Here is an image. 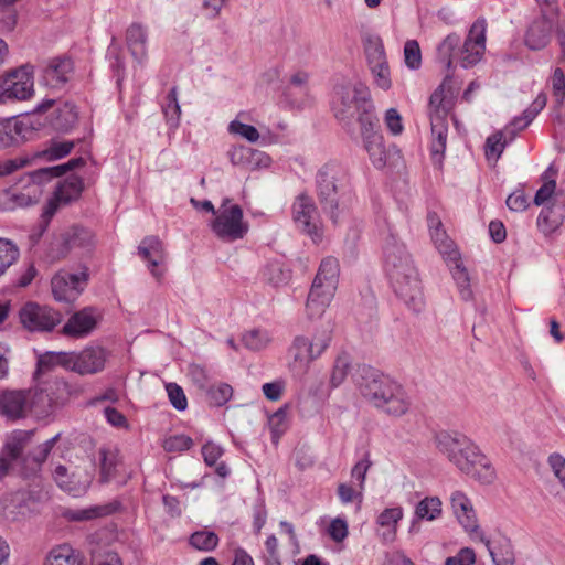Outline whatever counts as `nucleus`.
Here are the masks:
<instances>
[{"label":"nucleus","mask_w":565,"mask_h":565,"mask_svg":"<svg viewBox=\"0 0 565 565\" xmlns=\"http://www.w3.org/2000/svg\"><path fill=\"white\" fill-rule=\"evenodd\" d=\"M436 447L460 472L482 484H491L497 471L479 447L460 433L441 431L436 435Z\"/></svg>","instance_id":"1"},{"label":"nucleus","mask_w":565,"mask_h":565,"mask_svg":"<svg viewBox=\"0 0 565 565\" xmlns=\"http://www.w3.org/2000/svg\"><path fill=\"white\" fill-rule=\"evenodd\" d=\"M362 396L390 417H402L412 407V398L402 384L375 370H364L359 384Z\"/></svg>","instance_id":"2"},{"label":"nucleus","mask_w":565,"mask_h":565,"mask_svg":"<svg viewBox=\"0 0 565 565\" xmlns=\"http://www.w3.org/2000/svg\"><path fill=\"white\" fill-rule=\"evenodd\" d=\"M332 110L337 119L350 124L356 117L360 126L376 121L370 90L362 83L339 85L334 88Z\"/></svg>","instance_id":"3"},{"label":"nucleus","mask_w":565,"mask_h":565,"mask_svg":"<svg viewBox=\"0 0 565 565\" xmlns=\"http://www.w3.org/2000/svg\"><path fill=\"white\" fill-rule=\"evenodd\" d=\"M339 273L337 258L328 256L321 260L306 303L309 318L320 317L329 306L338 288Z\"/></svg>","instance_id":"4"},{"label":"nucleus","mask_w":565,"mask_h":565,"mask_svg":"<svg viewBox=\"0 0 565 565\" xmlns=\"http://www.w3.org/2000/svg\"><path fill=\"white\" fill-rule=\"evenodd\" d=\"M349 181L348 170L338 162L326 163L316 175L317 195L322 210L338 221L339 192Z\"/></svg>","instance_id":"5"},{"label":"nucleus","mask_w":565,"mask_h":565,"mask_svg":"<svg viewBox=\"0 0 565 565\" xmlns=\"http://www.w3.org/2000/svg\"><path fill=\"white\" fill-rule=\"evenodd\" d=\"M225 199L218 207L216 217L211 223L214 234L223 242L242 239L248 232V223L243 220V210L237 204H230Z\"/></svg>","instance_id":"6"},{"label":"nucleus","mask_w":565,"mask_h":565,"mask_svg":"<svg viewBox=\"0 0 565 565\" xmlns=\"http://www.w3.org/2000/svg\"><path fill=\"white\" fill-rule=\"evenodd\" d=\"M332 341V330L328 326H321L310 335H297L289 349L295 362L301 366L308 365L320 358Z\"/></svg>","instance_id":"7"},{"label":"nucleus","mask_w":565,"mask_h":565,"mask_svg":"<svg viewBox=\"0 0 565 565\" xmlns=\"http://www.w3.org/2000/svg\"><path fill=\"white\" fill-rule=\"evenodd\" d=\"M33 94L32 72L22 66L0 79V104L25 100Z\"/></svg>","instance_id":"8"},{"label":"nucleus","mask_w":565,"mask_h":565,"mask_svg":"<svg viewBox=\"0 0 565 565\" xmlns=\"http://www.w3.org/2000/svg\"><path fill=\"white\" fill-rule=\"evenodd\" d=\"M89 278L87 267L77 274L61 270L51 280L53 297L60 302H73L83 292Z\"/></svg>","instance_id":"9"},{"label":"nucleus","mask_w":565,"mask_h":565,"mask_svg":"<svg viewBox=\"0 0 565 565\" xmlns=\"http://www.w3.org/2000/svg\"><path fill=\"white\" fill-rule=\"evenodd\" d=\"M487 21L477 19L471 25L463 45L458 49V63L461 67L475 66L483 56L486 50Z\"/></svg>","instance_id":"10"},{"label":"nucleus","mask_w":565,"mask_h":565,"mask_svg":"<svg viewBox=\"0 0 565 565\" xmlns=\"http://www.w3.org/2000/svg\"><path fill=\"white\" fill-rule=\"evenodd\" d=\"M21 323L30 331H52L62 321L61 312L36 302H28L20 310Z\"/></svg>","instance_id":"11"},{"label":"nucleus","mask_w":565,"mask_h":565,"mask_svg":"<svg viewBox=\"0 0 565 565\" xmlns=\"http://www.w3.org/2000/svg\"><path fill=\"white\" fill-rule=\"evenodd\" d=\"M36 403L31 391L6 390L0 393V415L10 422L23 419Z\"/></svg>","instance_id":"12"},{"label":"nucleus","mask_w":565,"mask_h":565,"mask_svg":"<svg viewBox=\"0 0 565 565\" xmlns=\"http://www.w3.org/2000/svg\"><path fill=\"white\" fill-rule=\"evenodd\" d=\"M450 504L457 520L470 537L482 542L486 546H489V540L480 530L476 512L468 495L462 491H455L450 497Z\"/></svg>","instance_id":"13"},{"label":"nucleus","mask_w":565,"mask_h":565,"mask_svg":"<svg viewBox=\"0 0 565 565\" xmlns=\"http://www.w3.org/2000/svg\"><path fill=\"white\" fill-rule=\"evenodd\" d=\"M292 220L315 243L321 241L322 232L318 226L317 207L309 195L300 194L296 198L292 204Z\"/></svg>","instance_id":"14"},{"label":"nucleus","mask_w":565,"mask_h":565,"mask_svg":"<svg viewBox=\"0 0 565 565\" xmlns=\"http://www.w3.org/2000/svg\"><path fill=\"white\" fill-rule=\"evenodd\" d=\"M68 371L82 376L102 372L108 358L107 351L102 347H87L79 352H70Z\"/></svg>","instance_id":"15"},{"label":"nucleus","mask_w":565,"mask_h":565,"mask_svg":"<svg viewBox=\"0 0 565 565\" xmlns=\"http://www.w3.org/2000/svg\"><path fill=\"white\" fill-rule=\"evenodd\" d=\"M84 191V180L71 174L63 181H60L55 188L54 196L47 202L43 216L51 218L57 211L60 204H68L79 199Z\"/></svg>","instance_id":"16"},{"label":"nucleus","mask_w":565,"mask_h":565,"mask_svg":"<svg viewBox=\"0 0 565 565\" xmlns=\"http://www.w3.org/2000/svg\"><path fill=\"white\" fill-rule=\"evenodd\" d=\"M94 243L93 233L84 227L74 226L61 234L52 243L51 253L54 258H64L74 248H89Z\"/></svg>","instance_id":"17"},{"label":"nucleus","mask_w":565,"mask_h":565,"mask_svg":"<svg viewBox=\"0 0 565 565\" xmlns=\"http://www.w3.org/2000/svg\"><path fill=\"white\" fill-rule=\"evenodd\" d=\"M138 255L148 264L151 275L161 280L164 270L160 267L166 263L167 253L162 241L154 235L146 236L138 246Z\"/></svg>","instance_id":"18"},{"label":"nucleus","mask_w":565,"mask_h":565,"mask_svg":"<svg viewBox=\"0 0 565 565\" xmlns=\"http://www.w3.org/2000/svg\"><path fill=\"white\" fill-rule=\"evenodd\" d=\"M385 269L391 281L399 282L406 274L417 271L404 246L392 245L385 249Z\"/></svg>","instance_id":"19"},{"label":"nucleus","mask_w":565,"mask_h":565,"mask_svg":"<svg viewBox=\"0 0 565 565\" xmlns=\"http://www.w3.org/2000/svg\"><path fill=\"white\" fill-rule=\"evenodd\" d=\"M537 226L545 234L565 227V193L563 191L555 193L552 203L542 209L537 217Z\"/></svg>","instance_id":"20"},{"label":"nucleus","mask_w":565,"mask_h":565,"mask_svg":"<svg viewBox=\"0 0 565 565\" xmlns=\"http://www.w3.org/2000/svg\"><path fill=\"white\" fill-rule=\"evenodd\" d=\"M35 135V127L28 120L15 117L0 119V146L10 147L30 140Z\"/></svg>","instance_id":"21"},{"label":"nucleus","mask_w":565,"mask_h":565,"mask_svg":"<svg viewBox=\"0 0 565 565\" xmlns=\"http://www.w3.org/2000/svg\"><path fill=\"white\" fill-rule=\"evenodd\" d=\"M72 395V386L68 382L62 379H55L49 382L44 390H41L39 393L34 394L35 399L38 401H47L46 407H43L39 413L40 414H49L53 412L55 408L65 405Z\"/></svg>","instance_id":"22"},{"label":"nucleus","mask_w":565,"mask_h":565,"mask_svg":"<svg viewBox=\"0 0 565 565\" xmlns=\"http://www.w3.org/2000/svg\"><path fill=\"white\" fill-rule=\"evenodd\" d=\"M395 294L414 310L419 311L423 305V294L418 273L406 274L399 282L391 281Z\"/></svg>","instance_id":"23"},{"label":"nucleus","mask_w":565,"mask_h":565,"mask_svg":"<svg viewBox=\"0 0 565 565\" xmlns=\"http://www.w3.org/2000/svg\"><path fill=\"white\" fill-rule=\"evenodd\" d=\"M375 125L376 121H371V125L362 126L361 135L373 166L377 169H382L386 166L387 152L384 147V138L375 130Z\"/></svg>","instance_id":"24"},{"label":"nucleus","mask_w":565,"mask_h":565,"mask_svg":"<svg viewBox=\"0 0 565 565\" xmlns=\"http://www.w3.org/2000/svg\"><path fill=\"white\" fill-rule=\"evenodd\" d=\"M73 72V62L70 58H53L43 68L41 82L53 89L63 87Z\"/></svg>","instance_id":"25"},{"label":"nucleus","mask_w":565,"mask_h":565,"mask_svg":"<svg viewBox=\"0 0 565 565\" xmlns=\"http://www.w3.org/2000/svg\"><path fill=\"white\" fill-rule=\"evenodd\" d=\"M552 26L553 22L544 11L542 17L535 19L529 26L525 34V45L533 51L544 49L551 40Z\"/></svg>","instance_id":"26"},{"label":"nucleus","mask_w":565,"mask_h":565,"mask_svg":"<svg viewBox=\"0 0 565 565\" xmlns=\"http://www.w3.org/2000/svg\"><path fill=\"white\" fill-rule=\"evenodd\" d=\"M97 321L92 308H84L70 317L62 328V333L71 338H83L89 334L96 327Z\"/></svg>","instance_id":"27"},{"label":"nucleus","mask_w":565,"mask_h":565,"mask_svg":"<svg viewBox=\"0 0 565 565\" xmlns=\"http://www.w3.org/2000/svg\"><path fill=\"white\" fill-rule=\"evenodd\" d=\"M60 438L61 433L39 445L24 458L25 476H35L40 472L42 465L46 461L50 452Z\"/></svg>","instance_id":"28"},{"label":"nucleus","mask_w":565,"mask_h":565,"mask_svg":"<svg viewBox=\"0 0 565 565\" xmlns=\"http://www.w3.org/2000/svg\"><path fill=\"white\" fill-rule=\"evenodd\" d=\"M404 512L401 507L387 508L383 510L377 519L376 524L383 529L380 533L383 543H392L396 539L398 522L403 519Z\"/></svg>","instance_id":"29"},{"label":"nucleus","mask_w":565,"mask_h":565,"mask_svg":"<svg viewBox=\"0 0 565 565\" xmlns=\"http://www.w3.org/2000/svg\"><path fill=\"white\" fill-rule=\"evenodd\" d=\"M428 221L431 231V239L440 254L446 256L450 262L460 258L459 252L457 250L454 242L448 237L446 232L440 228L441 222L431 215Z\"/></svg>","instance_id":"30"},{"label":"nucleus","mask_w":565,"mask_h":565,"mask_svg":"<svg viewBox=\"0 0 565 565\" xmlns=\"http://www.w3.org/2000/svg\"><path fill=\"white\" fill-rule=\"evenodd\" d=\"M147 31L140 23H132L126 31L128 49L132 57L139 63L147 57Z\"/></svg>","instance_id":"31"},{"label":"nucleus","mask_w":565,"mask_h":565,"mask_svg":"<svg viewBox=\"0 0 565 565\" xmlns=\"http://www.w3.org/2000/svg\"><path fill=\"white\" fill-rule=\"evenodd\" d=\"M44 565H86L79 551L70 544L54 546L46 555Z\"/></svg>","instance_id":"32"},{"label":"nucleus","mask_w":565,"mask_h":565,"mask_svg":"<svg viewBox=\"0 0 565 565\" xmlns=\"http://www.w3.org/2000/svg\"><path fill=\"white\" fill-rule=\"evenodd\" d=\"M99 457V481L109 482L117 473V466L120 463L119 450L117 448L102 447L98 449Z\"/></svg>","instance_id":"33"},{"label":"nucleus","mask_w":565,"mask_h":565,"mask_svg":"<svg viewBox=\"0 0 565 565\" xmlns=\"http://www.w3.org/2000/svg\"><path fill=\"white\" fill-rule=\"evenodd\" d=\"M459 45L460 36L456 33H450L437 47V57L448 70L452 67L455 61L458 63Z\"/></svg>","instance_id":"34"},{"label":"nucleus","mask_w":565,"mask_h":565,"mask_svg":"<svg viewBox=\"0 0 565 565\" xmlns=\"http://www.w3.org/2000/svg\"><path fill=\"white\" fill-rule=\"evenodd\" d=\"M70 359H72L70 352H53L47 351L41 354L38 359L35 375L47 372L55 366H61L68 371Z\"/></svg>","instance_id":"35"},{"label":"nucleus","mask_w":565,"mask_h":565,"mask_svg":"<svg viewBox=\"0 0 565 565\" xmlns=\"http://www.w3.org/2000/svg\"><path fill=\"white\" fill-rule=\"evenodd\" d=\"M430 126H431V154L433 157L436 156H443L446 149V142H447V132H448V126H447V118L441 117H433L430 119Z\"/></svg>","instance_id":"36"},{"label":"nucleus","mask_w":565,"mask_h":565,"mask_svg":"<svg viewBox=\"0 0 565 565\" xmlns=\"http://www.w3.org/2000/svg\"><path fill=\"white\" fill-rule=\"evenodd\" d=\"M34 201L29 194H25L18 189L10 188L0 192V207L4 211L29 206Z\"/></svg>","instance_id":"37"},{"label":"nucleus","mask_w":565,"mask_h":565,"mask_svg":"<svg viewBox=\"0 0 565 565\" xmlns=\"http://www.w3.org/2000/svg\"><path fill=\"white\" fill-rule=\"evenodd\" d=\"M452 107V102L450 98H447L445 94V86L441 84L435 92L430 95L429 98V117H441L447 118L450 109Z\"/></svg>","instance_id":"38"},{"label":"nucleus","mask_w":565,"mask_h":565,"mask_svg":"<svg viewBox=\"0 0 565 565\" xmlns=\"http://www.w3.org/2000/svg\"><path fill=\"white\" fill-rule=\"evenodd\" d=\"M441 515V501L438 497H426L420 500L415 509L418 520L434 521Z\"/></svg>","instance_id":"39"},{"label":"nucleus","mask_w":565,"mask_h":565,"mask_svg":"<svg viewBox=\"0 0 565 565\" xmlns=\"http://www.w3.org/2000/svg\"><path fill=\"white\" fill-rule=\"evenodd\" d=\"M547 102V97L545 94L541 93L534 102L531 104L529 108H526L522 116L515 117L511 122V127H514L518 130H522L526 128L532 120L536 117V115L545 107Z\"/></svg>","instance_id":"40"},{"label":"nucleus","mask_w":565,"mask_h":565,"mask_svg":"<svg viewBox=\"0 0 565 565\" xmlns=\"http://www.w3.org/2000/svg\"><path fill=\"white\" fill-rule=\"evenodd\" d=\"M74 148V141L52 140L47 148L33 153V159H46L47 161L58 160L66 157Z\"/></svg>","instance_id":"41"},{"label":"nucleus","mask_w":565,"mask_h":565,"mask_svg":"<svg viewBox=\"0 0 565 565\" xmlns=\"http://www.w3.org/2000/svg\"><path fill=\"white\" fill-rule=\"evenodd\" d=\"M34 430H14L6 444V450L12 460L18 459L30 443Z\"/></svg>","instance_id":"42"},{"label":"nucleus","mask_w":565,"mask_h":565,"mask_svg":"<svg viewBox=\"0 0 565 565\" xmlns=\"http://www.w3.org/2000/svg\"><path fill=\"white\" fill-rule=\"evenodd\" d=\"M77 118L76 107L73 104L65 103L56 110L54 128L60 131H68L77 122Z\"/></svg>","instance_id":"43"},{"label":"nucleus","mask_w":565,"mask_h":565,"mask_svg":"<svg viewBox=\"0 0 565 565\" xmlns=\"http://www.w3.org/2000/svg\"><path fill=\"white\" fill-rule=\"evenodd\" d=\"M454 267L451 268L452 277L459 289L461 299L468 301L472 299V290L470 288V277L467 269L462 266L460 258L452 262Z\"/></svg>","instance_id":"44"},{"label":"nucleus","mask_w":565,"mask_h":565,"mask_svg":"<svg viewBox=\"0 0 565 565\" xmlns=\"http://www.w3.org/2000/svg\"><path fill=\"white\" fill-rule=\"evenodd\" d=\"M189 544L198 551L211 552L218 545V536L212 531H196L190 536Z\"/></svg>","instance_id":"45"},{"label":"nucleus","mask_w":565,"mask_h":565,"mask_svg":"<svg viewBox=\"0 0 565 565\" xmlns=\"http://www.w3.org/2000/svg\"><path fill=\"white\" fill-rule=\"evenodd\" d=\"M20 256L18 246L10 239L0 238V275L12 266Z\"/></svg>","instance_id":"46"},{"label":"nucleus","mask_w":565,"mask_h":565,"mask_svg":"<svg viewBox=\"0 0 565 565\" xmlns=\"http://www.w3.org/2000/svg\"><path fill=\"white\" fill-rule=\"evenodd\" d=\"M505 146L507 140L504 139L503 131H497L489 136L484 145V154L487 160L497 162L501 157Z\"/></svg>","instance_id":"47"},{"label":"nucleus","mask_w":565,"mask_h":565,"mask_svg":"<svg viewBox=\"0 0 565 565\" xmlns=\"http://www.w3.org/2000/svg\"><path fill=\"white\" fill-rule=\"evenodd\" d=\"M233 395V388L226 383L212 385L206 390V396L211 406L220 407L226 404Z\"/></svg>","instance_id":"48"},{"label":"nucleus","mask_w":565,"mask_h":565,"mask_svg":"<svg viewBox=\"0 0 565 565\" xmlns=\"http://www.w3.org/2000/svg\"><path fill=\"white\" fill-rule=\"evenodd\" d=\"M365 55L370 68L387 63L385 50L380 39L370 40L365 46Z\"/></svg>","instance_id":"49"},{"label":"nucleus","mask_w":565,"mask_h":565,"mask_svg":"<svg viewBox=\"0 0 565 565\" xmlns=\"http://www.w3.org/2000/svg\"><path fill=\"white\" fill-rule=\"evenodd\" d=\"M167 104L163 106V113L170 127H178L181 115V108L178 103L177 87H172L167 96Z\"/></svg>","instance_id":"50"},{"label":"nucleus","mask_w":565,"mask_h":565,"mask_svg":"<svg viewBox=\"0 0 565 565\" xmlns=\"http://www.w3.org/2000/svg\"><path fill=\"white\" fill-rule=\"evenodd\" d=\"M108 514L106 507L95 505L86 509L68 510L65 512V518L70 521L82 522Z\"/></svg>","instance_id":"51"},{"label":"nucleus","mask_w":565,"mask_h":565,"mask_svg":"<svg viewBox=\"0 0 565 565\" xmlns=\"http://www.w3.org/2000/svg\"><path fill=\"white\" fill-rule=\"evenodd\" d=\"M487 548L495 565H514L515 556L509 541L504 542L495 550L491 547V543L489 542Z\"/></svg>","instance_id":"52"},{"label":"nucleus","mask_w":565,"mask_h":565,"mask_svg":"<svg viewBox=\"0 0 565 565\" xmlns=\"http://www.w3.org/2000/svg\"><path fill=\"white\" fill-rule=\"evenodd\" d=\"M286 417L287 415L284 408H279L269 417L268 426L270 429L271 440L274 444H278L280 437L287 430L288 424Z\"/></svg>","instance_id":"53"},{"label":"nucleus","mask_w":565,"mask_h":565,"mask_svg":"<svg viewBox=\"0 0 565 565\" xmlns=\"http://www.w3.org/2000/svg\"><path fill=\"white\" fill-rule=\"evenodd\" d=\"M244 345L253 351H259L267 347L270 341L268 333L264 330L254 329L243 335Z\"/></svg>","instance_id":"54"},{"label":"nucleus","mask_w":565,"mask_h":565,"mask_svg":"<svg viewBox=\"0 0 565 565\" xmlns=\"http://www.w3.org/2000/svg\"><path fill=\"white\" fill-rule=\"evenodd\" d=\"M349 370H350V361H349L348 356H345V355L338 356L334 362V365H333V369L331 372V376H330V383H331L332 387H338L339 385H341L344 382V380L349 373Z\"/></svg>","instance_id":"55"},{"label":"nucleus","mask_w":565,"mask_h":565,"mask_svg":"<svg viewBox=\"0 0 565 565\" xmlns=\"http://www.w3.org/2000/svg\"><path fill=\"white\" fill-rule=\"evenodd\" d=\"M33 154H22L15 158L0 161V177L11 174L12 172L29 166L33 161Z\"/></svg>","instance_id":"56"},{"label":"nucleus","mask_w":565,"mask_h":565,"mask_svg":"<svg viewBox=\"0 0 565 565\" xmlns=\"http://www.w3.org/2000/svg\"><path fill=\"white\" fill-rule=\"evenodd\" d=\"M405 64L411 70L419 68L422 64L420 47L417 41L408 40L404 45Z\"/></svg>","instance_id":"57"},{"label":"nucleus","mask_w":565,"mask_h":565,"mask_svg":"<svg viewBox=\"0 0 565 565\" xmlns=\"http://www.w3.org/2000/svg\"><path fill=\"white\" fill-rule=\"evenodd\" d=\"M193 446L191 437L185 435H174L164 439L163 448L168 452H181Z\"/></svg>","instance_id":"58"},{"label":"nucleus","mask_w":565,"mask_h":565,"mask_svg":"<svg viewBox=\"0 0 565 565\" xmlns=\"http://www.w3.org/2000/svg\"><path fill=\"white\" fill-rule=\"evenodd\" d=\"M553 96L557 104L565 100V74L562 67H556L551 77Z\"/></svg>","instance_id":"59"},{"label":"nucleus","mask_w":565,"mask_h":565,"mask_svg":"<svg viewBox=\"0 0 565 565\" xmlns=\"http://www.w3.org/2000/svg\"><path fill=\"white\" fill-rule=\"evenodd\" d=\"M166 390L172 406L177 411H184L188 406V401L182 387L177 383H169L166 385Z\"/></svg>","instance_id":"60"},{"label":"nucleus","mask_w":565,"mask_h":565,"mask_svg":"<svg viewBox=\"0 0 565 565\" xmlns=\"http://www.w3.org/2000/svg\"><path fill=\"white\" fill-rule=\"evenodd\" d=\"M228 130L232 134L244 137L249 142H256L259 139V132L254 126L243 124L238 120L231 121Z\"/></svg>","instance_id":"61"},{"label":"nucleus","mask_w":565,"mask_h":565,"mask_svg":"<svg viewBox=\"0 0 565 565\" xmlns=\"http://www.w3.org/2000/svg\"><path fill=\"white\" fill-rule=\"evenodd\" d=\"M372 466L370 455L366 452L351 469V477L359 481V489L363 491L366 473Z\"/></svg>","instance_id":"62"},{"label":"nucleus","mask_w":565,"mask_h":565,"mask_svg":"<svg viewBox=\"0 0 565 565\" xmlns=\"http://www.w3.org/2000/svg\"><path fill=\"white\" fill-rule=\"evenodd\" d=\"M556 190V182L554 180H550L544 182V184L536 191L534 196L535 205H547L552 203L553 196L558 191Z\"/></svg>","instance_id":"63"},{"label":"nucleus","mask_w":565,"mask_h":565,"mask_svg":"<svg viewBox=\"0 0 565 565\" xmlns=\"http://www.w3.org/2000/svg\"><path fill=\"white\" fill-rule=\"evenodd\" d=\"M547 461L555 477L565 489V458L562 455L554 452L548 456Z\"/></svg>","instance_id":"64"}]
</instances>
